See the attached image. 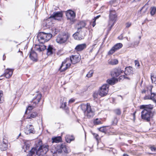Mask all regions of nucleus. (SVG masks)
Masks as SVG:
<instances>
[{"mask_svg": "<svg viewBox=\"0 0 156 156\" xmlns=\"http://www.w3.org/2000/svg\"><path fill=\"white\" fill-rule=\"evenodd\" d=\"M80 59V57L79 54L72 55L71 57H70V58H66L65 61L62 62L60 68V70L61 71H65L70 66V62L75 64L78 62Z\"/></svg>", "mask_w": 156, "mask_h": 156, "instance_id": "nucleus-1", "label": "nucleus"}, {"mask_svg": "<svg viewBox=\"0 0 156 156\" xmlns=\"http://www.w3.org/2000/svg\"><path fill=\"white\" fill-rule=\"evenodd\" d=\"M50 151L53 156H57L58 154L61 153L66 154L70 152L69 147L65 144H58L56 147L53 146Z\"/></svg>", "mask_w": 156, "mask_h": 156, "instance_id": "nucleus-2", "label": "nucleus"}, {"mask_svg": "<svg viewBox=\"0 0 156 156\" xmlns=\"http://www.w3.org/2000/svg\"><path fill=\"white\" fill-rule=\"evenodd\" d=\"M37 39L41 43H43L49 41L52 37V34L49 33L40 32L37 35Z\"/></svg>", "mask_w": 156, "mask_h": 156, "instance_id": "nucleus-3", "label": "nucleus"}, {"mask_svg": "<svg viewBox=\"0 0 156 156\" xmlns=\"http://www.w3.org/2000/svg\"><path fill=\"white\" fill-rule=\"evenodd\" d=\"M81 109L83 111L85 115L89 118L93 116L94 115L93 112L91 110V107L89 104H82L80 106Z\"/></svg>", "mask_w": 156, "mask_h": 156, "instance_id": "nucleus-4", "label": "nucleus"}, {"mask_svg": "<svg viewBox=\"0 0 156 156\" xmlns=\"http://www.w3.org/2000/svg\"><path fill=\"white\" fill-rule=\"evenodd\" d=\"M109 16V20L108 22V26L109 27V30H110L116 21L117 16L115 11L114 10H110Z\"/></svg>", "mask_w": 156, "mask_h": 156, "instance_id": "nucleus-5", "label": "nucleus"}, {"mask_svg": "<svg viewBox=\"0 0 156 156\" xmlns=\"http://www.w3.org/2000/svg\"><path fill=\"white\" fill-rule=\"evenodd\" d=\"M69 36L66 33H62L58 34L57 37L56 41L59 44H62L66 43L68 39Z\"/></svg>", "mask_w": 156, "mask_h": 156, "instance_id": "nucleus-6", "label": "nucleus"}, {"mask_svg": "<svg viewBox=\"0 0 156 156\" xmlns=\"http://www.w3.org/2000/svg\"><path fill=\"white\" fill-rule=\"evenodd\" d=\"M108 84H105L100 88L98 92L101 97H104L107 94L108 92Z\"/></svg>", "mask_w": 156, "mask_h": 156, "instance_id": "nucleus-7", "label": "nucleus"}, {"mask_svg": "<svg viewBox=\"0 0 156 156\" xmlns=\"http://www.w3.org/2000/svg\"><path fill=\"white\" fill-rule=\"evenodd\" d=\"M141 113V117L142 119L145 120L147 121H149L150 120L152 113L151 111L144 109Z\"/></svg>", "mask_w": 156, "mask_h": 156, "instance_id": "nucleus-8", "label": "nucleus"}, {"mask_svg": "<svg viewBox=\"0 0 156 156\" xmlns=\"http://www.w3.org/2000/svg\"><path fill=\"white\" fill-rule=\"evenodd\" d=\"M48 150V146L45 145L41 146L36 151L37 155L39 156V154L42 155L45 154Z\"/></svg>", "mask_w": 156, "mask_h": 156, "instance_id": "nucleus-9", "label": "nucleus"}, {"mask_svg": "<svg viewBox=\"0 0 156 156\" xmlns=\"http://www.w3.org/2000/svg\"><path fill=\"white\" fill-rule=\"evenodd\" d=\"M33 97L32 100V103L36 105L40 101L42 95L39 92H37L33 95Z\"/></svg>", "mask_w": 156, "mask_h": 156, "instance_id": "nucleus-10", "label": "nucleus"}, {"mask_svg": "<svg viewBox=\"0 0 156 156\" xmlns=\"http://www.w3.org/2000/svg\"><path fill=\"white\" fill-rule=\"evenodd\" d=\"M66 15L68 20L72 22L74 21L76 14L73 11L70 10H68L66 12Z\"/></svg>", "mask_w": 156, "mask_h": 156, "instance_id": "nucleus-11", "label": "nucleus"}, {"mask_svg": "<svg viewBox=\"0 0 156 156\" xmlns=\"http://www.w3.org/2000/svg\"><path fill=\"white\" fill-rule=\"evenodd\" d=\"M122 46V44L121 43L116 44L108 52V54L109 55H112L115 51L121 48Z\"/></svg>", "mask_w": 156, "mask_h": 156, "instance_id": "nucleus-12", "label": "nucleus"}, {"mask_svg": "<svg viewBox=\"0 0 156 156\" xmlns=\"http://www.w3.org/2000/svg\"><path fill=\"white\" fill-rule=\"evenodd\" d=\"M123 72V70L119 68H115L113 69L111 72L112 76L115 78V77H117L119 76L121 73Z\"/></svg>", "mask_w": 156, "mask_h": 156, "instance_id": "nucleus-13", "label": "nucleus"}, {"mask_svg": "<svg viewBox=\"0 0 156 156\" xmlns=\"http://www.w3.org/2000/svg\"><path fill=\"white\" fill-rule=\"evenodd\" d=\"M151 96L146 95L144 98V100L151 99L156 103V93H152L151 90L150 91Z\"/></svg>", "mask_w": 156, "mask_h": 156, "instance_id": "nucleus-14", "label": "nucleus"}, {"mask_svg": "<svg viewBox=\"0 0 156 156\" xmlns=\"http://www.w3.org/2000/svg\"><path fill=\"white\" fill-rule=\"evenodd\" d=\"M34 128L31 125H28L24 128V131L26 134H28L30 133H33L34 132Z\"/></svg>", "mask_w": 156, "mask_h": 156, "instance_id": "nucleus-15", "label": "nucleus"}, {"mask_svg": "<svg viewBox=\"0 0 156 156\" xmlns=\"http://www.w3.org/2000/svg\"><path fill=\"white\" fill-rule=\"evenodd\" d=\"M8 141L6 139L3 138V141L1 144L0 149L2 151H4L6 150L8 146Z\"/></svg>", "mask_w": 156, "mask_h": 156, "instance_id": "nucleus-16", "label": "nucleus"}, {"mask_svg": "<svg viewBox=\"0 0 156 156\" xmlns=\"http://www.w3.org/2000/svg\"><path fill=\"white\" fill-rule=\"evenodd\" d=\"M62 15L61 12H57L54 13L51 16L50 18H53L55 20H61L62 17Z\"/></svg>", "mask_w": 156, "mask_h": 156, "instance_id": "nucleus-17", "label": "nucleus"}, {"mask_svg": "<svg viewBox=\"0 0 156 156\" xmlns=\"http://www.w3.org/2000/svg\"><path fill=\"white\" fill-rule=\"evenodd\" d=\"M14 69H7L5 71L4 76L7 78H9L12 76Z\"/></svg>", "mask_w": 156, "mask_h": 156, "instance_id": "nucleus-18", "label": "nucleus"}, {"mask_svg": "<svg viewBox=\"0 0 156 156\" xmlns=\"http://www.w3.org/2000/svg\"><path fill=\"white\" fill-rule=\"evenodd\" d=\"M29 57L31 60L33 61H36L37 60V55L36 53L31 50L30 52Z\"/></svg>", "mask_w": 156, "mask_h": 156, "instance_id": "nucleus-19", "label": "nucleus"}, {"mask_svg": "<svg viewBox=\"0 0 156 156\" xmlns=\"http://www.w3.org/2000/svg\"><path fill=\"white\" fill-rule=\"evenodd\" d=\"M86 45L85 44H78L76 46L75 49L77 51H80L86 48Z\"/></svg>", "mask_w": 156, "mask_h": 156, "instance_id": "nucleus-20", "label": "nucleus"}, {"mask_svg": "<svg viewBox=\"0 0 156 156\" xmlns=\"http://www.w3.org/2000/svg\"><path fill=\"white\" fill-rule=\"evenodd\" d=\"M133 68L131 67H127L125 68V74L126 75L133 74Z\"/></svg>", "mask_w": 156, "mask_h": 156, "instance_id": "nucleus-21", "label": "nucleus"}, {"mask_svg": "<svg viewBox=\"0 0 156 156\" xmlns=\"http://www.w3.org/2000/svg\"><path fill=\"white\" fill-rule=\"evenodd\" d=\"M153 108V106L151 104L148 105H143L140 106V108L141 109H144L147 110L152 109Z\"/></svg>", "mask_w": 156, "mask_h": 156, "instance_id": "nucleus-22", "label": "nucleus"}, {"mask_svg": "<svg viewBox=\"0 0 156 156\" xmlns=\"http://www.w3.org/2000/svg\"><path fill=\"white\" fill-rule=\"evenodd\" d=\"M118 81L117 79L113 77L112 78L108 79L107 82L110 85H113L116 83Z\"/></svg>", "mask_w": 156, "mask_h": 156, "instance_id": "nucleus-23", "label": "nucleus"}, {"mask_svg": "<svg viewBox=\"0 0 156 156\" xmlns=\"http://www.w3.org/2000/svg\"><path fill=\"white\" fill-rule=\"evenodd\" d=\"M37 151V149L36 148H32L27 156H37L36 154Z\"/></svg>", "mask_w": 156, "mask_h": 156, "instance_id": "nucleus-24", "label": "nucleus"}, {"mask_svg": "<svg viewBox=\"0 0 156 156\" xmlns=\"http://www.w3.org/2000/svg\"><path fill=\"white\" fill-rule=\"evenodd\" d=\"M66 140L68 143H70L72 141L74 140V137L73 135H67L66 136Z\"/></svg>", "mask_w": 156, "mask_h": 156, "instance_id": "nucleus-25", "label": "nucleus"}, {"mask_svg": "<svg viewBox=\"0 0 156 156\" xmlns=\"http://www.w3.org/2000/svg\"><path fill=\"white\" fill-rule=\"evenodd\" d=\"M108 64L111 65H115L118 63V61L117 59H109L108 61Z\"/></svg>", "mask_w": 156, "mask_h": 156, "instance_id": "nucleus-26", "label": "nucleus"}, {"mask_svg": "<svg viewBox=\"0 0 156 156\" xmlns=\"http://www.w3.org/2000/svg\"><path fill=\"white\" fill-rule=\"evenodd\" d=\"M52 143H58L62 140V138L60 136L53 137L52 138Z\"/></svg>", "mask_w": 156, "mask_h": 156, "instance_id": "nucleus-27", "label": "nucleus"}, {"mask_svg": "<svg viewBox=\"0 0 156 156\" xmlns=\"http://www.w3.org/2000/svg\"><path fill=\"white\" fill-rule=\"evenodd\" d=\"M30 144L28 142H25L24 144V145L23 147V149H24V151L26 152L29 149L30 147Z\"/></svg>", "mask_w": 156, "mask_h": 156, "instance_id": "nucleus-28", "label": "nucleus"}, {"mask_svg": "<svg viewBox=\"0 0 156 156\" xmlns=\"http://www.w3.org/2000/svg\"><path fill=\"white\" fill-rule=\"evenodd\" d=\"M93 123L94 125H98L102 124L101 119H100L96 118L94 119L93 120Z\"/></svg>", "mask_w": 156, "mask_h": 156, "instance_id": "nucleus-29", "label": "nucleus"}, {"mask_svg": "<svg viewBox=\"0 0 156 156\" xmlns=\"http://www.w3.org/2000/svg\"><path fill=\"white\" fill-rule=\"evenodd\" d=\"M86 26L85 23L83 21H81L78 24V27H77L78 30L81 29L82 28Z\"/></svg>", "mask_w": 156, "mask_h": 156, "instance_id": "nucleus-30", "label": "nucleus"}, {"mask_svg": "<svg viewBox=\"0 0 156 156\" xmlns=\"http://www.w3.org/2000/svg\"><path fill=\"white\" fill-rule=\"evenodd\" d=\"M53 48L52 46L51 45H49L47 48V53L48 55H50L52 53V50Z\"/></svg>", "mask_w": 156, "mask_h": 156, "instance_id": "nucleus-31", "label": "nucleus"}, {"mask_svg": "<svg viewBox=\"0 0 156 156\" xmlns=\"http://www.w3.org/2000/svg\"><path fill=\"white\" fill-rule=\"evenodd\" d=\"M93 96L94 100L98 99L101 97L99 95V92H95L93 94Z\"/></svg>", "mask_w": 156, "mask_h": 156, "instance_id": "nucleus-32", "label": "nucleus"}, {"mask_svg": "<svg viewBox=\"0 0 156 156\" xmlns=\"http://www.w3.org/2000/svg\"><path fill=\"white\" fill-rule=\"evenodd\" d=\"M4 101L3 92L2 90H0V103H2Z\"/></svg>", "mask_w": 156, "mask_h": 156, "instance_id": "nucleus-33", "label": "nucleus"}, {"mask_svg": "<svg viewBox=\"0 0 156 156\" xmlns=\"http://www.w3.org/2000/svg\"><path fill=\"white\" fill-rule=\"evenodd\" d=\"M151 14L152 16L154 15L156 12V8L155 7H151Z\"/></svg>", "mask_w": 156, "mask_h": 156, "instance_id": "nucleus-34", "label": "nucleus"}, {"mask_svg": "<svg viewBox=\"0 0 156 156\" xmlns=\"http://www.w3.org/2000/svg\"><path fill=\"white\" fill-rule=\"evenodd\" d=\"M37 115V114L36 112H33L30 116H28V119H31L32 118H35Z\"/></svg>", "mask_w": 156, "mask_h": 156, "instance_id": "nucleus-35", "label": "nucleus"}, {"mask_svg": "<svg viewBox=\"0 0 156 156\" xmlns=\"http://www.w3.org/2000/svg\"><path fill=\"white\" fill-rule=\"evenodd\" d=\"M93 73L94 72L93 70H90L87 74L86 75L87 77L88 78H90L92 76Z\"/></svg>", "mask_w": 156, "mask_h": 156, "instance_id": "nucleus-36", "label": "nucleus"}, {"mask_svg": "<svg viewBox=\"0 0 156 156\" xmlns=\"http://www.w3.org/2000/svg\"><path fill=\"white\" fill-rule=\"evenodd\" d=\"M58 29L56 28H54L52 30V33L55 35L58 33Z\"/></svg>", "mask_w": 156, "mask_h": 156, "instance_id": "nucleus-37", "label": "nucleus"}, {"mask_svg": "<svg viewBox=\"0 0 156 156\" xmlns=\"http://www.w3.org/2000/svg\"><path fill=\"white\" fill-rule=\"evenodd\" d=\"M35 104H34V105L33 106H29L28 108H27V110L25 112V113H26L27 112L28 110H32L34 108L35 106Z\"/></svg>", "mask_w": 156, "mask_h": 156, "instance_id": "nucleus-38", "label": "nucleus"}, {"mask_svg": "<svg viewBox=\"0 0 156 156\" xmlns=\"http://www.w3.org/2000/svg\"><path fill=\"white\" fill-rule=\"evenodd\" d=\"M98 129L100 131L103 133L105 132L106 131V129L104 127H101Z\"/></svg>", "mask_w": 156, "mask_h": 156, "instance_id": "nucleus-39", "label": "nucleus"}, {"mask_svg": "<svg viewBox=\"0 0 156 156\" xmlns=\"http://www.w3.org/2000/svg\"><path fill=\"white\" fill-rule=\"evenodd\" d=\"M46 46L44 45L40 46V48L39 52L41 51L46 49Z\"/></svg>", "mask_w": 156, "mask_h": 156, "instance_id": "nucleus-40", "label": "nucleus"}, {"mask_svg": "<svg viewBox=\"0 0 156 156\" xmlns=\"http://www.w3.org/2000/svg\"><path fill=\"white\" fill-rule=\"evenodd\" d=\"M40 48V46L38 45H36L34 47V49L35 50L39 52Z\"/></svg>", "mask_w": 156, "mask_h": 156, "instance_id": "nucleus-41", "label": "nucleus"}, {"mask_svg": "<svg viewBox=\"0 0 156 156\" xmlns=\"http://www.w3.org/2000/svg\"><path fill=\"white\" fill-rule=\"evenodd\" d=\"M115 113L118 115H119L121 113V112L119 109H115Z\"/></svg>", "mask_w": 156, "mask_h": 156, "instance_id": "nucleus-42", "label": "nucleus"}, {"mask_svg": "<svg viewBox=\"0 0 156 156\" xmlns=\"http://www.w3.org/2000/svg\"><path fill=\"white\" fill-rule=\"evenodd\" d=\"M61 107L63 108H66V103L65 102L62 103L61 106Z\"/></svg>", "mask_w": 156, "mask_h": 156, "instance_id": "nucleus-43", "label": "nucleus"}, {"mask_svg": "<svg viewBox=\"0 0 156 156\" xmlns=\"http://www.w3.org/2000/svg\"><path fill=\"white\" fill-rule=\"evenodd\" d=\"M131 25V22H128L126 23V28H128L130 27Z\"/></svg>", "mask_w": 156, "mask_h": 156, "instance_id": "nucleus-44", "label": "nucleus"}, {"mask_svg": "<svg viewBox=\"0 0 156 156\" xmlns=\"http://www.w3.org/2000/svg\"><path fill=\"white\" fill-rule=\"evenodd\" d=\"M73 37L76 40H80V39L78 37V36L77 33H75L73 35Z\"/></svg>", "mask_w": 156, "mask_h": 156, "instance_id": "nucleus-45", "label": "nucleus"}, {"mask_svg": "<svg viewBox=\"0 0 156 156\" xmlns=\"http://www.w3.org/2000/svg\"><path fill=\"white\" fill-rule=\"evenodd\" d=\"M117 123V119L116 118H114L113 120L112 121V123L113 124L116 125Z\"/></svg>", "mask_w": 156, "mask_h": 156, "instance_id": "nucleus-46", "label": "nucleus"}, {"mask_svg": "<svg viewBox=\"0 0 156 156\" xmlns=\"http://www.w3.org/2000/svg\"><path fill=\"white\" fill-rule=\"evenodd\" d=\"M140 42V41H135L133 44L134 46H137Z\"/></svg>", "mask_w": 156, "mask_h": 156, "instance_id": "nucleus-47", "label": "nucleus"}, {"mask_svg": "<svg viewBox=\"0 0 156 156\" xmlns=\"http://www.w3.org/2000/svg\"><path fill=\"white\" fill-rule=\"evenodd\" d=\"M150 148L152 151H156V147H150Z\"/></svg>", "mask_w": 156, "mask_h": 156, "instance_id": "nucleus-48", "label": "nucleus"}, {"mask_svg": "<svg viewBox=\"0 0 156 156\" xmlns=\"http://www.w3.org/2000/svg\"><path fill=\"white\" fill-rule=\"evenodd\" d=\"M127 77H125V76L124 75L121 76L119 77V80H123L124 78H127Z\"/></svg>", "mask_w": 156, "mask_h": 156, "instance_id": "nucleus-49", "label": "nucleus"}, {"mask_svg": "<svg viewBox=\"0 0 156 156\" xmlns=\"http://www.w3.org/2000/svg\"><path fill=\"white\" fill-rule=\"evenodd\" d=\"M151 78L152 82H155L156 81V77L155 78L154 76H151Z\"/></svg>", "mask_w": 156, "mask_h": 156, "instance_id": "nucleus-50", "label": "nucleus"}, {"mask_svg": "<svg viewBox=\"0 0 156 156\" xmlns=\"http://www.w3.org/2000/svg\"><path fill=\"white\" fill-rule=\"evenodd\" d=\"M135 63L136 66H137V67H139L140 66L139 63L138 61L135 60Z\"/></svg>", "mask_w": 156, "mask_h": 156, "instance_id": "nucleus-51", "label": "nucleus"}, {"mask_svg": "<svg viewBox=\"0 0 156 156\" xmlns=\"http://www.w3.org/2000/svg\"><path fill=\"white\" fill-rule=\"evenodd\" d=\"M118 38L119 40H122L123 39V36L122 34H121L118 37Z\"/></svg>", "mask_w": 156, "mask_h": 156, "instance_id": "nucleus-52", "label": "nucleus"}, {"mask_svg": "<svg viewBox=\"0 0 156 156\" xmlns=\"http://www.w3.org/2000/svg\"><path fill=\"white\" fill-rule=\"evenodd\" d=\"M93 135L95 137L96 139L97 140H98V138L97 137L98 136V135L97 134L93 133Z\"/></svg>", "mask_w": 156, "mask_h": 156, "instance_id": "nucleus-53", "label": "nucleus"}, {"mask_svg": "<svg viewBox=\"0 0 156 156\" xmlns=\"http://www.w3.org/2000/svg\"><path fill=\"white\" fill-rule=\"evenodd\" d=\"M74 99H71L69 101V103H71L73 102L74 101Z\"/></svg>", "mask_w": 156, "mask_h": 156, "instance_id": "nucleus-54", "label": "nucleus"}, {"mask_svg": "<svg viewBox=\"0 0 156 156\" xmlns=\"http://www.w3.org/2000/svg\"><path fill=\"white\" fill-rule=\"evenodd\" d=\"M132 2H136L140 1L141 0H130Z\"/></svg>", "mask_w": 156, "mask_h": 156, "instance_id": "nucleus-55", "label": "nucleus"}, {"mask_svg": "<svg viewBox=\"0 0 156 156\" xmlns=\"http://www.w3.org/2000/svg\"><path fill=\"white\" fill-rule=\"evenodd\" d=\"M95 21H96L95 20H94V22H93V24L92 25L93 27H94L95 26V25H96Z\"/></svg>", "mask_w": 156, "mask_h": 156, "instance_id": "nucleus-56", "label": "nucleus"}, {"mask_svg": "<svg viewBox=\"0 0 156 156\" xmlns=\"http://www.w3.org/2000/svg\"><path fill=\"white\" fill-rule=\"evenodd\" d=\"M100 16V15H98V16H97L96 17H95L94 18V20H96Z\"/></svg>", "mask_w": 156, "mask_h": 156, "instance_id": "nucleus-57", "label": "nucleus"}, {"mask_svg": "<svg viewBox=\"0 0 156 156\" xmlns=\"http://www.w3.org/2000/svg\"><path fill=\"white\" fill-rule=\"evenodd\" d=\"M147 4H146L145 5L142 7V9H141V10H143L145 8V6Z\"/></svg>", "mask_w": 156, "mask_h": 156, "instance_id": "nucleus-58", "label": "nucleus"}, {"mask_svg": "<svg viewBox=\"0 0 156 156\" xmlns=\"http://www.w3.org/2000/svg\"><path fill=\"white\" fill-rule=\"evenodd\" d=\"M39 156H46L45 154H44L43 155H42L41 154V155L40 154H39ZM37 156H38L37 155Z\"/></svg>", "mask_w": 156, "mask_h": 156, "instance_id": "nucleus-59", "label": "nucleus"}, {"mask_svg": "<svg viewBox=\"0 0 156 156\" xmlns=\"http://www.w3.org/2000/svg\"><path fill=\"white\" fill-rule=\"evenodd\" d=\"M142 93H145L146 92V91L145 90H144L143 91H142Z\"/></svg>", "mask_w": 156, "mask_h": 156, "instance_id": "nucleus-60", "label": "nucleus"}, {"mask_svg": "<svg viewBox=\"0 0 156 156\" xmlns=\"http://www.w3.org/2000/svg\"><path fill=\"white\" fill-rule=\"evenodd\" d=\"M4 55H4L3 56V60H4L5 58V56Z\"/></svg>", "mask_w": 156, "mask_h": 156, "instance_id": "nucleus-61", "label": "nucleus"}, {"mask_svg": "<svg viewBox=\"0 0 156 156\" xmlns=\"http://www.w3.org/2000/svg\"><path fill=\"white\" fill-rule=\"evenodd\" d=\"M147 7L145 8V11H144V12H145L147 10Z\"/></svg>", "mask_w": 156, "mask_h": 156, "instance_id": "nucleus-62", "label": "nucleus"}, {"mask_svg": "<svg viewBox=\"0 0 156 156\" xmlns=\"http://www.w3.org/2000/svg\"><path fill=\"white\" fill-rule=\"evenodd\" d=\"M136 113V112H135L133 114V116L134 117L135 116V113Z\"/></svg>", "mask_w": 156, "mask_h": 156, "instance_id": "nucleus-63", "label": "nucleus"}, {"mask_svg": "<svg viewBox=\"0 0 156 156\" xmlns=\"http://www.w3.org/2000/svg\"><path fill=\"white\" fill-rule=\"evenodd\" d=\"M123 156H129L126 154H124L123 155Z\"/></svg>", "mask_w": 156, "mask_h": 156, "instance_id": "nucleus-64", "label": "nucleus"}]
</instances>
